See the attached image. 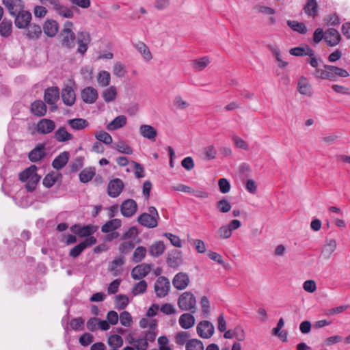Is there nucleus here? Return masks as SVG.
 Returning <instances> with one entry per match:
<instances>
[{
  "label": "nucleus",
  "instance_id": "nucleus-1",
  "mask_svg": "<svg viewBox=\"0 0 350 350\" xmlns=\"http://www.w3.org/2000/svg\"><path fill=\"white\" fill-rule=\"evenodd\" d=\"M148 213H144L137 217V222L148 228H154L158 226L159 215L154 206H150Z\"/></svg>",
  "mask_w": 350,
  "mask_h": 350
},
{
  "label": "nucleus",
  "instance_id": "nucleus-2",
  "mask_svg": "<svg viewBox=\"0 0 350 350\" xmlns=\"http://www.w3.org/2000/svg\"><path fill=\"white\" fill-rule=\"evenodd\" d=\"M177 304L180 310L193 313L196 310V297L191 291H185L179 295Z\"/></svg>",
  "mask_w": 350,
  "mask_h": 350
},
{
  "label": "nucleus",
  "instance_id": "nucleus-3",
  "mask_svg": "<svg viewBox=\"0 0 350 350\" xmlns=\"http://www.w3.org/2000/svg\"><path fill=\"white\" fill-rule=\"evenodd\" d=\"M73 23L67 21L60 33L61 44L64 47L72 49L75 46L76 36L72 31Z\"/></svg>",
  "mask_w": 350,
  "mask_h": 350
},
{
  "label": "nucleus",
  "instance_id": "nucleus-4",
  "mask_svg": "<svg viewBox=\"0 0 350 350\" xmlns=\"http://www.w3.org/2000/svg\"><path fill=\"white\" fill-rule=\"evenodd\" d=\"M154 288L157 297H165L170 291V282L167 278L160 276L157 279Z\"/></svg>",
  "mask_w": 350,
  "mask_h": 350
},
{
  "label": "nucleus",
  "instance_id": "nucleus-5",
  "mask_svg": "<svg viewBox=\"0 0 350 350\" xmlns=\"http://www.w3.org/2000/svg\"><path fill=\"white\" fill-rule=\"evenodd\" d=\"M59 98V90L57 87H49L44 90V100L47 104L51 106L53 110H56L57 109L56 102Z\"/></svg>",
  "mask_w": 350,
  "mask_h": 350
},
{
  "label": "nucleus",
  "instance_id": "nucleus-6",
  "mask_svg": "<svg viewBox=\"0 0 350 350\" xmlns=\"http://www.w3.org/2000/svg\"><path fill=\"white\" fill-rule=\"evenodd\" d=\"M96 243V239L94 237L85 238L83 241L70 250L69 255L72 258H77L83 252L85 249L92 246Z\"/></svg>",
  "mask_w": 350,
  "mask_h": 350
},
{
  "label": "nucleus",
  "instance_id": "nucleus-7",
  "mask_svg": "<svg viewBox=\"0 0 350 350\" xmlns=\"http://www.w3.org/2000/svg\"><path fill=\"white\" fill-rule=\"evenodd\" d=\"M189 275L185 272H178L172 279V284L176 290L182 291L187 288L190 284Z\"/></svg>",
  "mask_w": 350,
  "mask_h": 350
},
{
  "label": "nucleus",
  "instance_id": "nucleus-8",
  "mask_svg": "<svg viewBox=\"0 0 350 350\" xmlns=\"http://www.w3.org/2000/svg\"><path fill=\"white\" fill-rule=\"evenodd\" d=\"M214 326L208 321H200L197 327L196 331L198 336L202 338H209L214 334Z\"/></svg>",
  "mask_w": 350,
  "mask_h": 350
},
{
  "label": "nucleus",
  "instance_id": "nucleus-9",
  "mask_svg": "<svg viewBox=\"0 0 350 350\" xmlns=\"http://www.w3.org/2000/svg\"><path fill=\"white\" fill-rule=\"evenodd\" d=\"M2 3L12 16L18 14L25 8V3L22 0H2Z\"/></svg>",
  "mask_w": 350,
  "mask_h": 350
},
{
  "label": "nucleus",
  "instance_id": "nucleus-10",
  "mask_svg": "<svg viewBox=\"0 0 350 350\" xmlns=\"http://www.w3.org/2000/svg\"><path fill=\"white\" fill-rule=\"evenodd\" d=\"M14 17L16 27L18 29H25L30 24L31 14L29 11L23 10Z\"/></svg>",
  "mask_w": 350,
  "mask_h": 350
},
{
  "label": "nucleus",
  "instance_id": "nucleus-11",
  "mask_svg": "<svg viewBox=\"0 0 350 350\" xmlns=\"http://www.w3.org/2000/svg\"><path fill=\"white\" fill-rule=\"evenodd\" d=\"M91 38L89 33L86 31H81L78 33L77 52L81 55H84L88 49V45L90 43Z\"/></svg>",
  "mask_w": 350,
  "mask_h": 350
},
{
  "label": "nucleus",
  "instance_id": "nucleus-12",
  "mask_svg": "<svg viewBox=\"0 0 350 350\" xmlns=\"http://www.w3.org/2000/svg\"><path fill=\"white\" fill-rule=\"evenodd\" d=\"M137 205L133 199L124 200L120 206V211L123 216L130 217L133 216L137 211Z\"/></svg>",
  "mask_w": 350,
  "mask_h": 350
},
{
  "label": "nucleus",
  "instance_id": "nucleus-13",
  "mask_svg": "<svg viewBox=\"0 0 350 350\" xmlns=\"http://www.w3.org/2000/svg\"><path fill=\"white\" fill-rule=\"evenodd\" d=\"M124 183L120 178L111 180L107 187L108 194L111 198L118 197L123 190Z\"/></svg>",
  "mask_w": 350,
  "mask_h": 350
},
{
  "label": "nucleus",
  "instance_id": "nucleus-14",
  "mask_svg": "<svg viewBox=\"0 0 350 350\" xmlns=\"http://www.w3.org/2000/svg\"><path fill=\"white\" fill-rule=\"evenodd\" d=\"M55 128V123L53 120L44 118L41 119L36 125V130L40 134H49Z\"/></svg>",
  "mask_w": 350,
  "mask_h": 350
},
{
  "label": "nucleus",
  "instance_id": "nucleus-15",
  "mask_svg": "<svg viewBox=\"0 0 350 350\" xmlns=\"http://www.w3.org/2000/svg\"><path fill=\"white\" fill-rule=\"evenodd\" d=\"M341 40L339 31L334 28H329L325 32V40L329 46L338 45Z\"/></svg>",
  "mask_w": 350,
  "mask_h": 350
},
{
  "label": "nucleus",
  "instance_id": "nucleus-16",
  "mask_svg": "<svg viewBox=\"0 0 350 350\" xmlns=\"http://www.w3.org/2000/svg\"><path fill=\"white\" fill-rule=\"evenodd\" d=\"M151 267L148 264H141L135 267L131 271V276L134 280L145 278L150 271Z\"/></svg>",
  "mask_w": 350,
  "mask_h": 350
},
{
  "label": "nucleus",
  "instance_id": "nucleus-17",
  "mask_svg": "<svg viewBox=\"0 0 350 350\" xmlns=\"http://www.w3.org/2000/svg\"><path fill=\"white\" fill-rule=\"evenodd\" d=\"M72 230L79 237L88 238L92 237L91 234L95 232L97 228L93 225H87L84 226L75 225L72 227Z\"/></svg>",
  "mask_w": 350,
  "mask_h": 350
},
{
  "label": "nucleus",
  "instance_id": "nucleus-18",
  "mask_svg": "<svg viewBox=\"0 0 350 350\" xmlns=\"http://www.w3.org/2000/svg\"><path fill=\"white\" fill-rule=\"evenodd\" d=\"M81 98L85 103H94L98 98V92L92 87H87L81 92Z\"/></svg>",
  "mask_w": 350,
  "mask_h": 350
},
{
  "label": "nucleus",
  "instance_id": "nucleus-19",
  "mask_svg": "<svg viewBox=\"0 0 350 350\" xmlns=\"http://www.w3.org/2000/svg\"><path fill=\"white\" fill-rule=\"evenodd\" d=\"M125 258L123 256L116 257L110 263L109 271L112 273L114 276L120 275L122 271V267L125 263Z\"/></svg>",
  "mask_w": 350,
  "mask_h": 350
},
{
  "label": "nucleus",
  "instance_id": "nucleus-20",
  "mask_svg": "<svg viewBox=\"0 0 350 350\" xmlns=\"http://www.w3.org/2000/svg\"><path fill=\"white\" fill-rule=\"evenodd\" d=\"M53 9L62 17L66 18H72L74 17V12L71 8L60 3L59 0L53 5Z\"/></svg>",
  "mask_w": 350,
  "mask_h": 350
},
{
  "label": "nucleus",
  "instance_id": "nucleus-21",
  "mask_svg": "<svg viewBox=\"0 0 350 350\" xmlns=\"http://www.w3.org/2000/svg\"><path fill=\"white\" fill-rule=\"evenodd\" d=\"M140 135L152 142H154L157 136V130L151 125L142 124L139 126Z\"/></svg>",
  "mask_w": 350,
  "mask_h": 350
},
{
  "label": "nucleus",
  "instance_id": "nucleus-22",
  "mask_svg": "<svg viewBox=\"0 0 350 350\" xmlns=\"http://www.w3.org/2000/svg\"><path fill=\"white\" fill-rule=\"evenodd\" d=\"M195 322V317L192 314L189 312L183 313L180 316L178 319L180 326L184 329H188L193 327Z\"/></svg>",
  "mask_w": 350,
  "mask_h": 350
},
{
  "label": "nucleus",
  "instance_id": "nucleus-23",
  "mask_svg": "<svg viewBox=\"0 0 350 350\" xmlns=\"http://www.w3.org/2000/svg\"><path fill=\"white\" fill-rule=\"evenodd\" d=\"M62 98L64 103L67 106H72L75 102V93L70 86L65 87L62 92Z\"/></svg>",
  "mask_w": 350,
  "mask_h": 350
},
{
  "label": "nucleus",
  "instance_id": "nucleus-24",
  "mask_svg": "<svg viewBox=\"0 0 350 350\" xmlns=\"http://www.w3.org/2000/svg\"><path fill=\"white\" fill-rule=\"evenodd\" d=\"M297 91L302 95L308 96H312V86L306 77H300L297 84Z\"/></svg>",
  "mask_w": 350,
  "mask_h": 350
},
{
  "label": "nucleus",
  "instance_id": "nucleus-25",
  "mask_svg": "<svg viewBox=\"0 0 350 350\" xmlns=\"http://www.w3.org/2000/svg\"><path fill=\"white\" fill-rule=\"evenodd\" d=\"M46 111V105L41 100H36L31 105V112L36 116H44Z\"/></svg>",
  "mask_w": 350,
  "mask_h": 350
},
{
  "label": "nucleus",
  "instance_id": "nucleus-26",
  "mask_svg": "<svg viewBox=\"0 0 350 350\" xmlns=\"http://www.w3.org/2000/svg\"><path fill=\"white\" fill-rule=\"evenodd\" d=\"M167 265L172 268L178 267L182 262L181 252L178 250H172L167 258Z\"/></svg>",
  "mask_w": 350,
  "mask_h": 350
},
{
  "label": "nucleus",
  "instance_id": "nucleus-27",
  "mask_svg": "<svg viewBox=\"0 0 350 350\" xmlns=\"http://www.w3.org/2000/svg\"><path fill=\"white\" fill-rule=\"evenodd\" d=\"M126 123V117L124 115H120L107 125V129L109 131H115L124 126Z\"/></svg>",
  "mask_w": 350,
  "mask_h": 350
},
{
  "label": "nucleus",
  "instance_id": "nucleus-28",
  "mask_svg": "<svg viewBox=\"0 0 350 350\" xmlns=\"http://www.w3.org/2000/svg\"><path fill=\"white\" fill-rule=\"evenodd\" d=\"M69 159V153L63 152L56 157L52 162L53 168L59 170L62 169L68 163Z\"/></svg>",
  "mask_w": 350,
  "mask_h": 350
},
{
  "label": "nucleus",
  "instance_id": "nucleus-29",
  "mask_svg": "<svg viewBox=\"0 0 350 350\" xmlns=\"http://www.w3.org/2000/svg\"><path fill=\"white\" fill-rule=\"evenodd\" d=\"M62 175L59 172H51L47 174L43 179L42 184L46 188L52 187L56 182L62 179Z\"/></svg>",
  "mask_w": 350,
  "mask_h": 350
},
{
  "label": "nucleus",
  "instance_id": "nucleus-30",
  "mask_svg": "<svg viewBox=\"0 0 350 350\" xmlns=\"http://www.w3.org/2000/svg\"><path fill=\"white\" fill-rule=\"evenodd\" d=\"M165 250V246L162 241H158L153 243L149 247V254L153 257H159L163 254Z\"/></svg>",
  "mask_w": 350,
  "mask_h": 350
},
{
  "label": "nucleus",
  "instance_id": "nucleus-31",
  "mask_svg": "<svg viewBox=\"0 0 350 350\" xmlns=\"http://www.w3.org/2000/svg\"><path fill=\"white\" fill-rule=\"evenodd\" d=\"M134 47L143 56L146 61H150L152 59V53L148 46L143 42L139 41L133 44Z\"/></svg>",
  "mask_w": 350,
  "mask_h": 350
},
{
  "label": "nucleus",
  "instance_id": "nucleus-32",
  "mask_svg": "<svg viewBox=\"0 0 350 350\" xmlns=\"http://www.w3.org/2000/svg\"><path fill=\"white\" fill-rule=\"evenodd\" d=\"M45 156L44 146L43 144H39L29 154L30 161L36 162L42 159Z\"/></svg>",
  "mask_w": 350,
  "mask_h": 350
},
{
  "label": "nucleus",
  "instance_id": "nucleus-33",
  "mask_svg": "<svg viewBox=\"0 0 350 350\" xmlns=\"http://www.w3.org/2000/svg\"><path fill=\"white\" fill-rule=\"evenodd\" d=\"M121 224V220L119 219H111L102 226L101 231L104 233H109L118 229Z\"/></svg>",
  "mask_w": 350,
  "mask_h": 350
},
{
  "label": "nucleus",
  "instance_id": "nucleus-34",
  "mask_svg": "<svg viewBox=\"0 0 350 350\" xmlns=\"http://www.w3.org/2000/svg\"><path fill=\"white\" fill-rule=\"evenodd\" d=\"M27 28L26 36L30 40H37L42 34L41 27L38 25L29 24Z\"/></svg>",
  "mask_w": 350,
  "mask_h": 350
},
{
  "label": "nucleus",
  "instance_id": "nucleus-35",
  "mask_svg": "<svg viewBox=\"0 0 350 350\" xmlns=\"http://www.w3.org/2000/svg\"><path fill=\"white\" fill-rule=\"evenodd\" d=\"M304 10L306 14L314 18L318 12V3L317 0H307Z\"/></svg>",
  "mask_w": 350,
  "mask_h": 350
},
{
  "label": "nucleus",
  "instance_id": "nucleus-36",
  "mask_svg": "<svg viewBox=\"0 0 350 350\" xmlns=\"http://www.w3.org/2000/svg\"><path fill=\"white\" fill-rule=\"evenodd\" d=\"M44 32L49 37H53L58 31V24L55 21H47L43 27Z\"/></svg>",
  "mask_w": 350,
  "mask_h": 350
},
{
  "label": "nucleus",
  "instance_id": "nucleus-37",
  "mask_svg": "<svg viewBox=\"0 0 350 350\" xmlns=\"http://www.w3.org/2000/svg\"><path fill=\"white\" fill-rule=\"evenodd\" d=\"M118 95L117 89L114 85H111L105 89L102 93L103 100L106 103H111L116 100Z\"/></svg>",
  "mask_w": 350,
  "mask_h": 350
},
{
  "label": "nucleus",
  "instance_id": "nucleus-38",
  "mask_svg": "<svg viewBox=\"0 0 350 350\" xmlns=\"http://www.w3.org/2000/svg\"><path fill=\"white\" fill-rule=\"evenodd\" d=\"M55 138L59 142H64L71 140L73 137L72 135L69 133L65 127L59 128L55 133Z\"/></svg>",
  "mask_w": 350,
  "mask_h": 350
},
{
  "label": "nucleus",
  "instance_id": "nucleus-39",
  "mask_svg": "<svg viewBox=\"0 0 350 350\" xmlns=\"http://www.w3.org/2000/svg\"><path fill=\"white\" fill-rule=\"evenodd\" d=\"M12 32V22L10 20L3 19L0 23V35L8 38Z\"/></svg>",
  "mask_w": 350,
  "mask_h": 350
},
{
  "label": "nucleus",
  "instance_id": "nucleus-40",
  "mask_svg": "<svg viewBox=\"0 0 350 350\" xmlns=\"http://www.w3.org/2000/svg\"><path fill=\"white\" fill-rule=\"evenodd\" d=\"M323 67L330 70V72L332 75V81L334 80L336 76L340 77H347L349 75V72L342 68L332 65H324Z\"/></svg>",
  "mask_w": 350,
  "mask_h": 350
},
{
  "label": "nucleus",
  "instance_id": "nucleus-41",
  "mask_svg": "<svg viewBox=\"0 0 350 350\" xmlns=\"http://www.w3.org/2000/svg\"><path fill=\"white\" fill-rule=\"evenodd\" d=\"M290 53L295 56L314 55V51L308 46L305 47H295L290 50Z\"/></svg>",
  "mask_w": 350,
  "mask_h": 350
},
{
  "label": "nucleus",
  "instance_id": "nucleus-42",
  "mask_svg": "<svg viewBox=\"0 0 350 350\" xmlns=\"http://www.w3.org/2000/svg\"><path fill=\"white\" fill-rule=\"evenodd\" d=\"M94 167H88L83 170L79 174V180L83 183H87L90 181L95 175Z\"/></svg>",
  "mask_w": 350,
  "mask_h": 350
},
{
  "label": "nucleus",
  "instance_id": "nucleus-43",
  "mask_svg": "<svg viewBox=\"0 0 350 350\" xmlns=\"http://www.w3.org/2000/svg\"><path fill=\"white\" fill-rule=\"evenodd\" d=\"M68 123L75 130H82L89 125V122L83 118L70 119L68 121Z\"/></svg>",
  "mask_w": 350,
  "mask_h": 350
},
{
  "label": "nucleus",
  "instance_id": "nucleus-44",
  "mask_svg": "<svg viewBox=\"0 0 350 350\" xmlns=\"http://www.w3.org/2000/svg\"><path fill=\"white\" fill-rule=\"evenodd\" d=\"M209 63L210 61L207 57H203L191 61L193 68L198 71L202 70L209 64Z\"/></svg>",
  "mask_w": 350,
  "mask_h": 350
},
{
  "label": "nucleus",
  "instance_id": "nucleus-45",
  "mask_svg": "<svg viewBox=\"0 0 350 350\" xmlns=\"http://www.w3.org/2000/svg\"><path fill=\"white\" fill-rule=\"evenodd\" d=\"M107 343L111 347L118 349L123 345L124 341L120 335L112 334L109 336Z\"/></svg>",
  "mask_w": 350,
  "mask_h": 350
},
{
  "label": "nucleus",
  "instance_id": "nucleus-46",
  "mask_svg": "<svg viewBox=\"0 0 350 350\" xmlns=\"http://www.w3.org/2000/svg\"><path fill=\"white\" fill-rule=\"evenodd\" d=\"M97 81L99 85H100L101 87L108 86L111 81L110 73L105 70L99 72L97 77Z\"/></svg>",
  "mask_w": 350,
  "mask_h": 350
},
{
  "label": "nucleus",
  "instance_id": "nucleus-47",
  "mask_svg": "<svg viewBox=\"0 0 350 350\" xmlns=\"http://www.w3.org/2000/svg\"><path fill=\"white\" fill-rule=\"evenodd\" d=\"M36 171L37 167L36 165H31L29 167L19 174V179L22 182H26L30 179V177L37 174Z\"/></svg>",
  "mask_w": 350,
  "mask_h": 350
},
{
  "label": "nucleus",
  "instance_id": "nucleus-48",
  "mask_svg": "<svg viewBox=\"0 0 350 350\" xmlns=\"http://www.w3.org/2000/svg\"><path fill=\"white\" fill-rule=\"evenodd\" d=\"M113 148L116 149L119 152L126 154H133V150L131 146L127 145L123 141H119L113 144Z\"/></svg>",
  "mask_w": 350,
  "mask_h": 350
},
{
  "label": "nucleus",
  "instance_id": "nucleus-49",
  "mask_svg": "<svg viewBox=\"0 0 350 350\" xmlns=\"http://www.w3.org/2000/svg\"><path fill=\"white\" fill-rule=\"evenodd\" d=\"M146 249L144 246H138L133 254V261L135 262H141L146 256Z\"/></svg>",
  "mask_w": 350,
  "mask_h": 350
},
{
  "label": "nucleus",
  "instance_id": "nucleus-50",
  "mask_svg": "<svg viewBox=\"0 0 350 350\" xmlns=\"http://www.w3.org/2000/svg\"><path fill=\"white\" fill-rule=\"evenodd\" d=\"M113 73L118 78H122L126 74V68L124 64L116 62L113 67Z\"/></svg>",
  "mask_w": 350,
  "mask_h": 350
},
{
  "label": "nucleus",
  "instance_id": "nucleus-51",
  "mask_svg": "<svg viewBox=\"0 0 350 350\" xmlns=\"http://www.w3.org/2000/svg\"><path fill=\"white\" fill-rule=\"evenodd\" d=\"M287 25L295 31L304 34L307 31V28L304 23L296 21H287Z\"/></svg>",
  "mask_w": 350,
  "mask_h": 350
},
{
  "label": "nucleus",
  "instance_id": "nucleus-52",
  "mask_svg": "<svg viewBox=\"0 0 350 350\" xmlns=\"http://www.w3.org/2000/svg\"><path fill=\"white\" fill-rule=\"evenodd\" d=\"M94 135L97 140L107 145H109L113 142L112 137L105 131H100L96 132Z\"/></svg>",
  "mask_w": 350,
  "mask_h": 350
},
{
  "label": "nucleus",
  "instance_id": "nucleus-53",
  "mask_svg": "<svg viewBox=\"0 0 350 350\" xmlns=\"http://www.w3.org/2000/svg\"><path fill=\"white\" fill-rule=\"evenodd\" d=\"M147 282L145 280H141L135 284L132 288V293L134 296L143 294L147 289Z\"/></svg>",
  "mask_w": 350,
  "mask_h": 350
},
{
  "label": "nucleus",
  "instance_id": "nucleus-54",
  "mask_svg": "<svg viewBox=\"0 0 350 350\" xmlns=\"http://www.w3.org/2000/svg\"><path fill=\"white\" fill-rule=\"evenodd\" d=\"M129 342L132 344L137 350H146L148 347V343L144 337L137 339L132 338Z\"/></svg>",
  "mask_w": 350,
  "mask_h": 350
},
{
  "label": "nucleus",
  "instance_id": "nucleus-55",
  "mask_svg": "<svg viewBox=\"0 0 350 350\" xmlns=\"http://www.w3.org/2000/svg\"><path fill=\"white\" fill-rule=\"evenodd\" d=\"M186 350H204V345L200 340L191 339L186 343Z\"/></svg>",
  "mask_w": 350,
  "mask_h": 350
},
{
  "label": "nucleus",
  "instance_id": "nucleus-56",
  "mask_svg": "<svg viewBox=\"0 0 350 350\" xmlns=\"http://www.w3.org/2000/svg\"><path fill=\"white\" fill-rule=\"evenodd\" d=\"M40 176L36 174L33 175L31 177H30V179L26 181V189L27 191L32 192L35 190L38 182L40 180Z\"/></svg>",
  "mask_w": 350,
  "mask_h": 350
},
{
  "label": "nucleus",
  "instance_id": "nucleus-57",
  "mask_svg": "<svg viewBox=\"0 0 350 350\" xmlns=\"http://www.w3.org/2000/svg\"><path fill=\"white\" fill-rule=\"evenodd\" d=\"M129 300L126 295H119L116 297V308L118 310L124 309L129 304Z\"/></svg>",
  "mask_w": 350,
  "mask_h": 350
},
{
  "label": "nucleus",
  "instance_id": "nucleus-58",
  "mask_svg": "<svg viewBox=\"0 0 350 350\" xmlns=\"http://www.w3.org/2000/svg\"><path fill=\"white\" fill-rule=\"evenodd\" d=\"M200 306L202 308V313L204 317H208L211 311V304L208 298L206 296H203L200 300Z\"/></svg>",
  "mask_w": 350,
  "mask_h": 350
},
{
  "label": "nucleus",
  "instance_id": "nucleus-59",
  "mask_svg": "<svg viewBox=\"0 0 350 350\" xmlns=\"http://www.w3.org/2000/svg\"><path fill=\"white\" fill-rule=\"evenodd\" d=\"M314 75L317 79L332 80V75L330 70L325 68L324 69L317 68Z\"/></svg>",
  "mask_w": 350,
  "mask_h": 350
},
{
  "label": "nucleus",
  "instance_id": "nucleus-60",
  "mask_svg": "<svg viewBox=\"0 0 350 350\" xmlns=\"http://www.w3.org/2000/svg\"><path fill=\"white\" fill-rule=\"evenodd\" d=\"M336 248V241L334 239H330L323 246V253L325 254L327 257H329L331 254L335 251Z\"/></svg>",
  "mask_w": 350,
  "mask_h": 350
},
{
  "label": "nucleus",
  "instance_id": "nucleus-61",
  "mask_svg": "<svg viewBox=\"0 0 350 350\" xmlns=\"http://www.w3.org/2000/svg\"><path fill=\"white\" fill-rule=\"evenodd\" d=\"M269 49L275 56L276 60L279 62L278 66L280 68H284L287 65V63L282 59L281 53L278 47L276 46H269Z\"/></svg>",
  "mask_w": 350,
  "mask_h": 350
},
{
  "label": "nucleus",
  "instance_id": "nucleus-62",
  "mask_svg": "<svg viewBox=\"0 0 350 350\" xmlns=\"http://www.w3.org/2000/svg\"><path fill=\"white\" fill-rule=\"evenodd\" d=\"M120 323L124 327H130L133 322L131 314L127 311H123L120 313L119 317Z\"/></svg>",
  "mask_w": 350,
  "mask_h": 350
},
{
  "label": "nucleus",
  "instance_id": "nucleus-63",
  "mask_svg": "<svg viewBox=\"0 0 350 350\" xmlns=\"http://www.w3.org/2000/svg\"><path fill=\"white\" fill-rule=\"evenodd\" d=\"M124 241L122 242L120 245H119V251L120 252H121L122 254H127V253H129L134 247H135V243L133 241H126V240H124Z\"/></svg>",
  "mask_w": 350,
  "mask_h": 350
},
{
  "label": "nucleus",
  "instance_id": "nucleus-64",
  "mask_svg": "<svg viewBox=\"0 0 350 350\" xmlns=\"http://www.w3.org/2000/svg\"><path fill=\"white\" fill-rule=\"evenodd\" d=\"M232 232L227 225L221 226L217 232L219 238L226 239L231 237Z\"/></svg>",
  "mask_w": 350,
  "mask_h": 350
}]
</instances>
